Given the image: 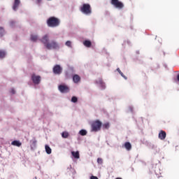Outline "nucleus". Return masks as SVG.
Instances as JSON below:
<instances>
[{"instance_id":"obj_13","label":"nucleus","mask_w":179,"mask_h":179,"mask_svg":"<svg viewBox=\"0 0 179 179\" xmlns=\"http://www.w3.org/2000/svg\"><path fill=\"white\" fill-rule=\"evenodd\" d=\"M13 146H17V148H20L22 146V142L17 140H15L11 143Z\"/></svg>"},{"instance_id":"obj_10","label":"nucleus","mask_w":179,"mask_h":179,"mask_svg":"<svg viewBox=\"0 0 179 179\" xmlns=\"http://www.w3.org/2000/svg\"><path fill=\"white\" fill-rule=\"evenodd\" d=\"M36 146H37V140L36 139V138H33V139L30 141V147L31 150H34Z\"/></svg>"},{"instance_id":"obj_6","label":"nucleus","mask_w":179,"mask_h":179,"mask_svg":"<svg viewBox=\"0 0 179 179\" xmlns=\"http://www.w3.org/2000/svg\"><path fill=\"white\" fill-rule=\"evenodd\" d=\"M31 80L34 85H40V82H41V77L40 76L33 74L31 76Z\"/></svg>"},{"instance_id":"obj_31","label":"nucleus","mask_w":179,"mask_h":179,"mask_svg":"<svg viewBox=\"0 0 179 179\" xmlns=\"http://www.w3.org/2000/svg\"><path fill=\"white\" fill-rule=\"evenodd\" d=\"M41 2H43V0H36L38 5H41Z\"/></svg>"},{"instance_id":"obj_14","label":"nucleus","mask_w":179,"mask_h":179,"mask_svg":"<svg viewBox=\"0 0 179 179\" xmlns=\"http://www.w3.org/2000/svg\"><path fill=\"white\" fill-rule=\"evenodd\" d=\"M73 81L74 83H79L80 82V76L76 74L73 76Z\"/></svg>"},{"instance_id":"obj_2","label":"nucleus","mask_w":179,"mask_h":179,"mask_svg":"<svg viewBox=\"0 0 179 179\" xmlns=\"http://www.w3.org/2000/svg\"><path fill=\"white\" fill-rule=\"evenodd\" d=\"M59 23H61L59 19L55 17H50L47 20L48 27H58V26H59Z\"/></svg>"},{"instance_id":"obj_18","label":"nucleus","mask_w":179,"mask_h":179,"mask_svg":"<svg viewBox=\"0 0 179 179\" xmlns=\"http://www.w3.org/2000/svg\"><path fill=\"white\" fill-rule=\"evenodd\" d=\"M79 134L81 135V136H86V135H87V131H86V129H81L79 131Z\"/></svg>"},{"instance_id":"obj_37","label":"nucleus","mask_w":179,"mask_h":179,"mask_svg":"<svg viewBox=\"0 0 179 179\" xmlns=\"http://www.w3.org/2000/svg\"><path fill=\"white\" fill-rule=\"evenodd\" d=\"M137 54H139V52H137Z\"/></svg>"},{"instance_id":"obj_16","label":"nucleus","mask_w":179,"mask_h":179,"mask_svg":"<svg viewBox=\"0 0 179 179\" xmlns=\"http://www.w3.org/2000/svg\"><path fill=\"white\" fill-rule=\"evenodd\" d=\"M71 155L74 157V159H79L80 157L79 155V151H72Z\"/></svg>"},{"instance_id":"obj_29","label":"nucleus","mask_w":179,"mask_h":179,"mask_svg":"<svg viewBox=\"0 0 179 179\" xmlns=\"http://www.w3.org/2000/svg\"><path fill=\"white\" fill-rule=\"evenodd\" d=\"M10 27H13V26H15V22L10 21Z\"/></svg>"},{"instance_id":"obj_27","label":"nucleus","mask_w":179,"mask_h":179,"mask_svg":"<svg viewBox=\"0 0 179 179\" xmlns=\"http://www.w3.org/2000/svg\"><path fill=\"white\" fill-rule=\"evenodd\" d=\"M103 128L104 129H108V128H110V124L109 123H105L103 125Z\"/></svg>"},{"instance_id":"obj_8","label":"nucleus","mask_w":179,"mask_h":179,"mask_svg":"<svg viewBox=\"0 0 179 179\" xmlns=\"http://www.w3.org/2000/svg\"><path fill=\"white\" fill-rule=\"evenodd\" d=\"M95 83L100 87L101 90H104L106 89V83L103 82V80L101 78H99L95 81Z\"/></svg>"},{"instance_id":"obj_4","label":"nucleus","mask_w":179,"mask_h":179,"mask_svg":"<svg viewBox=\"0 0 179 179\" xmlns=\"http://www.w3.org/2000/svg\"><path fill=\"white\" fill-rule=\"evenodd\" d=\"M101 128V123L100 121L96 120L92 124V132H97Z\"/></svg>"},{"instance_id":"obj_26","label":"nucleus","mask_w":179,"mask_h":179,"mask_svg":"<svg viewBox=\"0 0 179 179\" xmlns=\"http://www.w3.org/2000/svg\"><path fill=\"white\" fill-rule=\"evenodd\" d=\"M71 103H78V97L76 96H73L71 98Z\"/></svg>"},{"instance_id":"obj_30","label":"nucleus","mask_w":179,"mask_h":179,"mask_svg":"<svg viewBox=\"0 0 179 179\" xmlns=\"http://www.w3.org/2000/svg\"><path fill=\"white\" fill-rule=\"evenodd\" d=\"M10 93H11V94H15V93H16V91H15L14 89H11Z\"/></svg>"},{"instance_id":"obj_11","label":"nucleus","mask_w":179,"mask_h":179,"mask_svg":"<svg viewBox=\"0 0 179 179\" xmlns=\"http://www.w3.org/2000/svg\"><path fill=\"white\" fill-rule=\"evenodd\" d=\"M20 5V0H14L13 4V10H17L19 9V6Z\"/></svg>"},{"instance_id":"obj_32","label":"nucleus","mask_w":179,"mask_h":179,"mask_svg":"<svg viewBox=\"0 0 179 179\" xmlns=\"http://www.w3.org/2000/svg\"><path fill=\"white\" fill-rule=\"evenodd\" d=\"M90 179H99V178H97V176H92L90 177Z\"/></svg>"},{"instance_id":"obj_25","label":"nucleus","mask_w":179,"mask_h":179,"mask_svg":"<svg viewBox=\"0 0 179 179\" xmlns=\"http://www.w3.org/2000/svg\"><path fill=\"white\" fill-rule=\"evenodd\" d=\"M65 45H66V47H69V48H72V42H71L70 41H67L65 43Z\"/></svg>"},{"instance_id":"obj_38","label":"nucleus","mask_w":179,"mask_h":179,"mask_svg":"<svg viewBox=\"0 0 179 179\" xmlns=\"http://www.w3.org/2000/svg\"><path fill=\"white\" fill-rule=\"evenodd\" d=\"M48 1H51V0H48Z\"/></svg>"},{"instance_id":"obj_19","label":"nucleus","mask_w":179,"mask_h":179,"mask_svg":"<svg viewBox=\"0 0 179 179\" xmlns=\"http://www.w3.org/2000/svg\"><path fill=\"white\" fill-rule=\"evenodd\" d=\"M83 44L85 47H87L88 48L92 47V42H90V41H85L83 42Z\"/></svg>"},{"instance_id":"obj_22","label":"nucleus","mask_w":179,"mask_h":179,"mask_svg":"<svg viewBox=\"0 0 179 179\" xmlns=\"http://www.w3.org/2000/svg\"><path fill=\"white\" fill-rule=\"evenodd\" d=\"M62 138H66L69 136V133H68L67 131H64L62 133Z\"/></svg>"},{"instance_id":"obj_34","label":"nucleus","mask_w":179,"mask_h":179,"mask_svg":"<svg viewBox=\"0 0 179 179\" xmlns=\"http://www.w3.org/2000/svg\"><path fill=\"white\" fill-rule=\"evenodd\" d=\"M155 145H152V149H154Z\"/></svg>"},{"instance_id":"obj_23","label":"nucleus","mask_w":179,"mask_h":179,"mask_svg":"<svg viewBox=\"0 0 179 179\" xmlns=\"http://www.w3.org/2000/svg\"><path fill=\"white\" fill-rule=\"evenodd\" d=\"M5 29L3 27H0V37H2L5 34Z\"/></svg>"},{"instance_id":"obj_7","label":"nucleus","mask_w":179,"mask_h":179,"mask_svg":"<svg viewBox=\"0 0 179 179\" xmlns=\"http://www.w3.org/2000/svg\"><path fill=\"white\" fill-rule=\"evenodd\" d=\"M53 73L55 75H61V73H62V67H61V66L56 64L54 67H53Z\"/></svg>"},{"instance_id":"obj_9","label":"nucleus","mask_w":179,"mask_h":179,"mask_svg":"<svg viewBox=\"0 0 179 179\" xmlns=\"http://www.w3.org/2000/svg\"><path fill=\"white\" fill-rule=\"evenodd\" d=\"M58 89L61 93H68V92H69V87L66 85H59Z\"/></svg>"},{"instance_id":"obj_28","label":"nucleus","mask_w":179,"mask_h":179,"mask_svg":"<svg viewBox=\"0 0 179 179\" xmlns=\"http://www.w3.org/2000/svg\"><path fill=\"white\" fill-rule=\"evenodd\" d=\"M97 163H98V164H103V159L98 158L97 159Z\"/></svg>"},{"instance_id":"obj_21","label":"nucleus","mask_w":179,"mask_h":179,"mask_svg":"<svg viewBox=\"0 0 179 179\" xmlns=\"http://www.w3.org/2000/svg\"><path fill=\"white\" fill-rule=\"evenodd\" d=\"M117 71L120 73V75H121V76L122 78H124V79H125V80H127V76H125V75H124V73L121 72V70L120 69V68H117Z\"/></svg>"},{"instance_id":"obj_5","label":"nucleus","mask_w":179,"mask_h":179,"mask_svg":"<svg viewBox=\"0 0 179 179\" xmlns=\"http://www.w3.org/2000/svg\"><path fill=\"white\" fill-rule=\"evenodd\" d=\"M110 3L114 8H116V9H122V8H124V3L119 0H111Z\"/></svg>"},{"instance_id":"obj_36","label":"nucleus","mask_w":179,"mask_h":179,"mask_svg":"<svg viewBox=\"0 0 179 179\" xmlns=\"http://www.w3.org/2000/svg\"><path fill=\"white\" fill-rule=\"evenodd\" d=\"M70 169H72V166L70 165Z\"/></svg>"},{"instance_id":"obj_12","label":"nucleus","mask_w":179,"mask_h":179,"mask_svg":"<svg viewBox=\"0 0 179 179\" xmlns=\"http://www.w3.org/2000/svg\"><path fill=\"white\" fill-rule=\"evenodd\" d=\"M166 131H164L163 130H161L159 131V138L161 141H164V139H166Z\"/></svg>"},{"instance_id":"obj_3","label":"nucleus","mask_w":179,"mask_h":179,"mask_svg":"<svg viewBox=\"0 0 179 179\" xmlns=\"http://www.w3.org/2000/svg\"><path fill=\"white\" fill-rule=\"evenodd\" d=\"M80 11L84 15H90L92 13V8L90 7V4L84 3L80 8Z\"/></svg>"},{"instance_id":"obj_1","label":"nucleus","mask_w":179,"mask_h":179,"mask_svg":"<svg viewBox=\"0 0 179 179\" xmlns=\"http://www.w3.org/2000/svg\"><path fill=\"white\" fill-rule=\"evenodd\" d=\"M41 43H43L47 50H59V44L55 41H51L50 42L48 35H45L42 38Z\"/></svg>"},{"instance_id":"obj_35","label":"nucleus","mask_w":179,"mask_h":179,"mask_svg":"<svg viewBox=\"0 0 179 179\" xmlns=\"http://www.w3.org/2000/svg\"><path fill=\"white\" fill-rule=\"evenodd\" d=\"M127 44H129V41H127Z\"/></svg>"},{"instance_id":"obj_24","label":"nucleus","mask_w":179,"mask_h":179,"mask_svg":"<svg viewBox=\"0 0 179 179\" xmlns=\"http://www.w3.org/2000/svg\"><path fill=\"white\" fill-rule=\"evenodd\" d=\"M31 41H36V40H38V36L37 35H31Z\"/></svg>"},{"instance_id":"obj_33","label":"nucleus","mask_w":179,"mask_h":179,"mask_svg":"<svg viewBox=\"0 0 179 179\" xmlns=\"http://www.w3.org/2000/svg\"><path fill=\"white\" fill-rule=\"evenodd\" d=\"M129 110L131 111V113H132L133 110H134V107L133 106H129Z\"/></svg>"},{"instance_id":"obj_20","label":"nucleus","mask_w":179,"mask_h":179,"mask_svg":"<svg viewBox=\"0 0 179 179\" xmlns=\"http://www.w3.org/2000/svg\"><path fill=\"white\" fill-rule=\"evenodd\" d=\"M6 56V52L5 50H0V59H2Z\"/></svg>"},{"instance_id":"obj_15","label":"nucleus","mask_w":179,"mask_h":179,"mask_svg":"<svg viewBox=\"0 0 179 179\" xmlns=\"http://www.w3.org/2000/svg\"><path fill=\"white\" fill-rule=\"evenodd\" d=\"M124 148H125L126 150H131V149H132V145H131V143L126 142L124 143Z\"/></svg>"},{"instance_id":"obj_17","label":"nucleus","mask_w":179,"mask_h":179,"mask_svg":"<svg viewBox=\"0 0 179 179\" xmlns=\"http://www.w3.org/2000/svg\"><path fill=\"white\" fill-rule=\"evenodd\" d=\"M45 152L48 155H51L52 150H51V148H50V145H45Z\"/></svg>"}]
</instances>
